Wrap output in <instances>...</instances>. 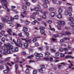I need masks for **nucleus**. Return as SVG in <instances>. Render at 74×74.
I'll list each match as a JSON object with an SVG mask.
<instances>
[{
  "mask_svg": "<svg viewBox=\"0 0 74 74\" xmlns=\"http://www.w3.org/2000/svg\"><path fill=\"white\" fill-rule=\"evenodd\" d=\"M33 74H37V71L36 70H34L33 71Z\"/></svg>",
  "mask_w": 74,
  "mask_h": 74,
  "instance_id": "nucleus-27",
  "label": "nucleus"
},
{
  "mask_svg": "<svg viewBox=\"0 0 74 74\" xmlns=\"http://www.w3.org/2000/svg\"><path fill=\"white\" fill-rule=\"evenodd\" d=\"M35 47H38L39 46V44L38 42L35 43L34 44Z\"/></svg>",
  "mask_w": 74,
  "mask_h": 74,
  "instance_id": "nucleus-33",
  "label": "nucleus"
},
{
  "mask_svg": "<svg viewBox=\"0 0 74 74\" xmlns=\"http://www.w3.org/2000/svg\"><path fill=\"white\" fill-rule=\"evenodd\" d=\"M49 27H50V30H53V31H55V29L52 28V27H51V26L50 25H49Z\"/></svg>",
  "mask_w": 74,
  "mask_h": 74,
  "instance_id": "nucleus-35",
  "label": "nucleus"
},
{
  "mask_svg": "<svg viewBox=\"0 0 74 74\" xmlns=\"http://www.w3.org/2000/svg\"><path fill=\"white\" fill-rule=\"evenodd\" d=\"M12 11H14V12H15V13H16V14H17V13H18V12L16 10H12Z\"/></svg>",
  "mask_w": 74,
  "mask_h": 74,
  "instance_id": "nucleus-63",
  "label": "nucleus"
},
{
  "mask_svg": "<svg viewBox=\"0 0 74 74\" xmlns=\"http://www.w3.org/2000/svg\"><path fill=\"white\" fill-rule=\"evenodd\" d=\"M35 55H38V56H39L40 57H42L43 56V55L41 53H35L34 54Z\"/></svg>",
  "mask_w": 74,
  "mask_h": 74,
  "instance_id": "nucleus-7",
  "label": "nucleus"
},
{
  "mask_svg": "<svg viewBox=\"0 0 74 74\" xmlns=\"http://www.w3.org/2000/svg\"><path fill=\"white\" fill-rule=\"evenodd\" d=\"M6 22L7 23H8V24H11V23H12V21L10 20L7 21H6Z\"/></svg>",
  "mask_w": 74,
  "mask_h": 74,
  "instance_id": "nucleus-31",
  "label": "nucleus"
},
{
  "mask_svg": "<svg viewBox=\"0 0 74 74\" xmlns=\"http://www.w3.org/2000/svg\"><path fill=\"white\" fill-rule=\"evenodd\" d=\"M61 57L62 58L64 57V55L62 53H61Z\"/></svg>",
  "mask_w": 74,
  "mask_h": 74,
  "instance_id": "nucleus-54",
  "label": "nucleus"
},
{
  "mask_svg": "<svg viewBox=\"0 0 74 74\" xmlns=\"http://www.w3.org/2000/svg\"><path fill=\"white\" fill-rule=\"evenodd\" d=\"M19 59H20V58H19V57H17L16 58V62L17 63H18V62H19Z\"/></svg>",
  "mask_w": 74,
  "mask_h": 74,
  "instance_id": "nucleus-32",
  "label": "nucleus"
},
{
  "mask_svg": "<svg viewBox=\"0 0 74 74\" xmlns=\"http://www.w3.org/2000/svg\"><path fill=\"white\" fill-rule=\"evenodd\" d=\"M53 36L55 37H59V35L58 34H55V35H53Z\"/></svg>",
  "mask_w": 74,
  "mask_h": 74,
  "instance_id": "nucleus-41",
  "label": "nucleus"
},
{
  "mask_svg": "<svg viewBox=\"0 0 74 74\" xmlns=\"http://www.w3.org/2000/svg\"><path fill=\"white\" fill-rule=\"evenodd\" d=\"M23 14L25 15H26L27 14V12L26 11H24L23 12Z\"/></svg>",
  "mask_w": 74,
  "mask_h": 74,
  "instance_id": "nucleus-28",
  "label": "nucleus"
},
{
  "mask_svg": "<svg viewBox=\"0 0 74 74\" xmlns=\"http://www.w3.org/2000/svg\"><path fill=\"white\" fill-rule=\"evenodd\" d=\"M15 52H18V47H16L15 49Z\"/></svg>",
  "mask_w": 74,
  "mask_h": 74,
  "instance_id": "nucleus-58",
  "label": "nucleus"
},
{
  "mask_svg": "<svg viewBox=\"0 0 74 74\" xmlns=\"http://www.w3.org/2000/svg\"><path fill=\"white\" fill-rule=\"evenodd\" d=\"M54 9L53 8H50L49 9V11H53L54 10Z\"/></svg>",
  "mask_w": 74,
  "mask_h": 74,
  "instance_id": "nucleus-34",
  "label": "nucleus"
},
{
  "mask_svg": "<svg viewBox=\"0 0 74 74\" xmlns=\"http://www.w3.org/2000/svg\"><path fill=\"white\" fill-rule=\"evenodd\" d=\"M3 73H8V70H6L3 71Z\"/></svg>",
  "mask_w": 74,
  "mask_h": 74,
  "instance_id": "nucleus-46",
  "label": "nucleus"
},
{
  "mask_svg": "<svg viewBox=\"0 0 74 74\" xmlns=\"http://www.w3.org/2000/svg\"><path fill=\"white\" fill-rule=\"evenodd\" d=\"M49 59V58H44V60H46V61H47V60H48Z\"/></svg>",
  "mask_w": 74,
  "mask_h": 74,
  "instance_id": "nucleus-56",
  "label": "nucleus"
},
{
  "mask_svg": "<svg viewBox=\"0 0 74 74\" xmlns=\"http://www.w3.org/2000/svg\"><path fill=\"white\" fill-rule=\"evenodd\" d=\"M37 41V39L36 38H34L32 40V41L33 42H36V41Z\"/></svg>",
  "mask_w": 74,
  "mask_h": 74,
  "instance_id": "nucleus-64",
  "label": "nucleus"
},
{
  "mask_svg": "<svg viewBox=\"0 0 74 74\" xmlns=\"http://www.w3.org/2000/svg\"><path fill=\"white\" fill-rule=\"evenodd\" d=\"M65 14L66 15H68L69 14V11H68V10H66L65 11Z\"/></svg>",
  "mask_w": 74,
  "mask_h": 74,
  "instance_id": "nucleus-29",
  "label": "nucleus"
},
{
  "mask_svg": "<svg viewBox=\"0 0 74 74\" xmlns=\"http://www.w3.org/2000/svg\"><path fill=\"white\" fill-rule=\"evenodd\" d=\"M40 32L41 33H42V34H44L45 33V31L43 30H41L40 31Z\"/></svg>",
  "mask_w": 74,
  "mask_h": 74,
  "instance_id": "nucleus-37",
  "label": "nucleus"
},
{
  "mask_svg": "<svg viewBox=\"0 0 74 74\" xmlns=\"http://www.w3.org/2000/svg\"><path fill=\"white\" fill-rule=\"evenodd\" d=\"M25 34L27 36V37L26 38L27 39H28V38H29V33L28 32H26L25 33Z\"/></svg>",
  "mask_w": 74,
  "mask_h": 74,
  "instance_id": "nucleus-20",
  "label": "nucleus"
},
{
  "mask_svg": "<svg viewBox=\"0 0 74 74\" xmlns=\"http://www.w3.org/2000/svg\"><path fill=\"white\" fill-rule=\"evenodd\" d=\"M1 40L3 42H4L5 40V38H2Z\"/></svg>",
  "mask_w": 74,
  "mask_h": 74,
  "instance_id": "nucleus-52",
  "label": "nucleus"
},
{
  "mask_svg": "<svg viewBox=\"0 0 74 74\" xmlns=\"http://www.w3.org/2000/svg\"><path fill=\"white\" fill-rule=\"evenodd\" d=\"M69 20L71 22H73L74 21V19L72 17H70L69 18Z\"/></svg>",
  "mask_w": 74,
  "mask_h": 74,
  "instance_id": "nucleus-22",
  "label": "nucleus"
},
{
  "mask_svg": "<svg viewBox=\"0 0 74 74\" xmlns=\"http://www.w3.org/2000/svg\"><path fill=\"white\" fill-rule=\"evenodd\" d=\"M25 22L26 25H28L30 23V22L27 20L25 21Z\"/></svg>",
  "mask_w": 74,
  "mask_h": 74,
  "instance_id": "nucleus-25",
  "label": "nucleus"
},
{
  "mask_svg": "<svg viewBox=\"0 0 74 74\" xmlns=\"http://www.w3.org/2000/svg\"><path fill=\"white\" fill-rule=\"evenodd\" d=\"M25 72L26 73H29V69L28 68L25 71Z\"/></svg>",
  "mask_w": 74,
  "mask_h": 74,
  "instance_id": "nucleus-43",
  "label": "nucleus"
},
{
  "mask_svg": "<svg viewBox=\"0 0 74 74\" xmlns=\"http://www.w3.org/2000/svg\"><path fill=\"white\" fill-rule=\"evenodd\" d=\"M28 46L29 45L27 43H25L24 44V47L25 48H27L28 47Z\"/></svg>",
  "mask_w": 74,
  "mask_h": 74,
  "instance_id": "nucleus-17",
  "label": "nucleus"
},
{
  "mask_svg": "<svg viewBox=\"0 0 74 74\" xmlns=\"http://www.w3.org/2000/svg\"><path fill=\"white\" fill-rule=\"evenodd\" d=\"M40 29L41 30H44V29H45V27H40Z\"/></svg>",
  "mask_w": 74,
  "mask_h": 74,
  "instance_id": "nucleus-47",
  "label": "nucleus"
},
{
  "mask_svg": "<svg viewBox=\"0 0 74 74\" xmlns=\"http://www.w3.org/2000/svg\"><path fill=\"white\" fill-rule=\"evenodd\" d=\"M42 18H43V19H45V18H47V16H46L45 15H43L42 16Z\"/></svg>",
  "mask_w": 74,
  "mask_h": 74,
  "instance_id": "nucleus-59",
  "label": "nucleus"
},
{
  "mask_svg": "<svg viewBox=\"0 0 74 74\" xmlns=\"http://www.w3.org/2000/svg\"><path fill=\"white\" fill-rule=\"evenodd\" d=\"M3 28H4L3 24L2 23H0V30H1Z\"/></svg>",
  "mask_w": 74,
  "mask_h": 74,
  "instance_id": "nucleus-11",
  "label": "nucleus"
},
{
  "mask_svg": "<svg viewBox=\"0 0 74 74\" xmlns=\"http://www.w3.org/2000/svg\"><path fill=\"white\" fill-rule=\"evenodd\" d=\"M58 12L59 14H61L63 12V10L62 9H59L58 10Z\"/></svg>",
  "mask_w": 74,
  "mask_h": 74,
  "instance_id": "nucleus-14",
  "label": "nucleus"
},
{
  "mask_svg": "<svg viewBox=\"0 0 74 74\" xmlns=\"http://www.w3.org/2000/svg\"><path fill=\"white\" fill-rule=\"evenodd\" d=\"M45 54L46 55H50V53L48 52L47 51H46L45 53Z\"/></svg>",
  "mask_w": 74,
  "mask_h": 74,
  "instance_id": "nucleus-42",
  "label": "nucleus"
},
{
  "mask_svg": "<svg viewBox=\"0 0 74 74\" xmlns=\"http://www.w3.org/2000/svg\"><path fill=\"white\" fill-rule=\"evenodd\" d=\"M36 56V59H40V56H38V55H35Z\"/></svg>",
  "mask_w": 74,
  "mask_h": 74,
  "instance_id": "nucleus-49",
  "label": "nucleus"
},
{
  "mask_svg": "<svg viewBox=\"0 0 74 74\" xmlns=\"http://www.w3.org/2000/svg\"><path fill=\"white\" fill-rule=\"evenodd\" d=\"M21 40H22V41H25V42H26L27 39H26L25 38H21Z\"/></svg>",
  "mask_w": 74,
  "mask_h": 74,
  "instance_id": "nucleus-50",
  "label": "nucleus"
},
{
  "mask_svg": "<svg viewBox=\"0 0 74 74\" xmlns=\"http://www.w3.org/2000/svg\"><path fill=\"white\" fill-rule=\"evenodd\" d=\"M37 7H35L34 8V10H35V11H39V8H40V5H37Z\"/></svg>",
  "mask_w": 74,
  "mask_h": 74,
  "instance_id": "nucleus-6",
  "label": "nucleus"
},
{
  "mask_svg": "<svg viewBox=\"0 0 74 74\" xmlns=\"http://www.w3.org/2000/svg\"><path fill=\"white\" fill-rule=\"evenodd\" d=\"M65 59H69V58H71V59H74V57H73L71 56L70 55H67L65 57Z\"/></svg>",
  "mask_w": 74,
  "mask_h": 74,
  "instance_id": "nucleus-3",
  "label": "nucleus"
},
{
  "mask_svg": "<svg viewBox=\"0 0 74 74\" xmlns=\"http://www.w3.org/2000/svg\"><path fill=\"white\" fill-rule=\"evenodd\" d=\"M12 29L10 28H8L7 30V32L10 34V35H12V34H11V32H12Z\"/></svg>",
  "mask_w": 74,
  "mask_h": 74,
  "instance_id": "nucleus-5",
  "label": "nucleus"
},
{
  "mask_svg": "<svg viewBox=\"0 0 74 74\" xmlns=\"http://www.w3.org/2000/svg\"><path fill=\"white\" fill-rule=\"evenodd\" d=\"M68 10L69 11H73V8H72V7L69 6V7L68 8Z\"/></svg>",
  "mask_w": 74,
  "mask_h": 74,
  "instance_id": "nucleus-13",
  "label": "nucleus"
},
{
  "mask_svg": "<svg viewBox=\"0 0 74 74\" xmlns=\"http://www.w3.org/2000/svg\"><path fill=\"white\" fill-rule=\"evenodd\" d=\"M52 3H54V4H55L56 3V2H57V1L56 0H53L52 1Z\"/></svg>",
  "mask_w": 74,
  "mask_h": 74,
  "instance_id": "nucleus-40",
  "label": "nucleus"
},
{
  "mask_svg": "<svg viewBox=\"0 0 74 74\" xmlns=\"http://www.w3.org/2000/svg\"><path fill=\"white\" fill-rule=\"evenodd\" d=\"M8 19H9V18L7 16H5L4 18L3 19V21H6V22L8 21Z\"/></svg>",
  "mask_w": 74,
  "mask_h": 74,
  "instance_id": "nucleus-4",
  "label": "nucleus"
},
{
  "mask_svg": "<svg viewBox=\"0 0 74 74\" xmlns=\"http://www.w3.org/2000/svg\"><path fill=\"white\" fill-rule=\"evenodd\" d=\"M6 48L8 50L11 49L12 52H15V50L13 48V46L10 45V44H8L6 45Z\"/></svg>",
  "mask_w": 74,
  "mask_h": 74,
  "instance_id": "nucleus-1",
  "label": "nucleus"
},
{
  "mask_svg": "<svg viewBox=\"0 0 74 74\" xmlns=\"http://www.w3.org/2000/svg\"><path fill=\"white\" fill-rule=\"evenodd\" d=\"M43 49V47H40L38 48L39 50V51H41Z\"/></svg>",
  "mask_w": 74,
  "mask_h": 74,
  "instance_id": "nucleus-45",
  "label": "nucleus"
},
{
  "mask_svg": "<svg viewBox=\"0 0 74 74\" xmlns=\"http://www.w3.org/2000/svg\"><path fill=\"white\" fill-rule=\"evenodd\" d=\"M50 15L51 17H52L53 18L55 16V14L53 12H52L51 13Z\"/></svg>",
  "mask_w": 74,
  "mask_h": 74,
  "instance_id": "nucleus-12",
  "label": "nucleus"
},
{
  "mask_svg": "<svg viewBox=\"0 0 74 74\" xmlns=\"http://www.w3.org/2000/svg\"><path fill=\"white\" fill-rule=\"evenodd\" d=\"M64 40H70V38H64Z\"/></svg>",
  "mask_w": 74,
  "mask_h": 74,
  "instance_id": "nucleus-60",
  "label": "nucleus"
},
{
  "mask_svg": "<svg viewBox=\"0 0 74 74\" xmlns=\"http://www.w3.org/2000/svg\"><path fill=\"white\" fill-rule=\"evenodd\" d=\"M59 50L60 52H63V49L62 48H60Z\"/></svg>",
  "mask_w": 74,
  "mask_h": 74,
  "instance_id": "nucleus-53",
  "label": "nucleus"
},
{
  "mask_svg": "<svg viewBox=\"0 0 74 74\" xmlns=\"http://www.w3.org/2000/svg\"><path fill=\"white\" fill-rule=\"evenodd\" d=\"M21 42H22L21 40L20 39H18L17 42V44H16V45L18 47H22V44L21 43Z\"/></svg>",
  "mask_w": 74,
  "mask_h": 74,
  "instance_id": "nucleus-2",
  "label": "nucleus"
},
{
  "mask_svg": "<svg viewBox=\"0 0 74 74\" xmlns=\"http://www.w3.org/2000/svg\"><path fill=\"white\" fill-rule=\"evenodd\" d=\"M65 34L67 35H70L71 34L69 32H65Z\"/></svg>",
  "mask_w": 74,
  "mask_h": 74,
  "instance_id": "nucleus-44",
  "label": "nucleus"
},
{
  "mask_svg": "<svg viewBox=\"0 0 74 74\" xmlns=\"http://www.w3.org/2000/svg\"><path fill=\"white\" fill-rule=\"evenodd\" d=\"M58 27V29L59 30H62V28H61V26L60 25H57Z\"/></svg>",
  "mask_w": 74,
  "mask_h": 74,
  "instance_id": "nucleus-18",
  "label": "nucleus"
},
{
  "mask_svg": "<svg viewBox=\"0 0 74 74\" xmlns=\"http://www.w3.org/2000/svg\"><path fill=\"white\" fill-rule=\"evenodd\" d=\"M69 16H72V13L71 12L69 13L68 14Z\"/></svg>",
  "mask_w": 74,
  "mask_h": 74,
  "instance_id": "nucleus-62",
  "label": "nucleus"
},
{
  "mask_svg": "<svg viewBox=\"0 0 74 74\" xmlns=\"http://www.w3.org/2000/svg\"><path fill=\"white\" fill-rule=\"evenodd\" d=\"M39 71L40 73H43V70H42V69H39Z\"/></svg>",
  "mask_w": 74,
  "mask_h": 74,
  "instance_id": "nucleus-38",
  "label": "nucleus"
},
{
  "mask_svg": "<svg viewBox=\"0 0 74 74\" xmlns=\"http://www.w3.org/2000/svg\"><path fill=\"white\" fill-rule=\"evenodd\" d=\"M28 30L27 28L26 27H24L23 28V31L24 32H26Z\"/></svg>",
  "mask_w": 74,
  "mask_h": 74,
  "instance_id": "nucleus-10",
  "label": "nucleus"
},
{
  "mask_svg": "<svg viewBox=\"0 0 74 74\" xmlns=\"http://www.w3.org/2000/svg\"><path fill=\"white\" fill-rule=\"evenodd\" d=\"M16 25L17 26V28L18 27H20L21 26V25L19 24H17Z\"/></svg>",
  "mask_w": 74,
  "mask_h": 74,
  "instance_id": "nucleus-51",
  "label": "nucleus"
},
{
  "mask_svg": "<svg viewBox=\"0 0 74 74\" xmlns=\"http://www.w3.org/2000/svg\"><path fill=\"white\" fill-rule=\"evenodd\" d=\"M19 17L18 15H15L13 18V19H18Z\"/></svg>",
  "mask_w": 74,
  "mask_h": 74,
  "instance_id": "nucleus-16",
  "label": "nucleus"
},
{
  "mask_svg": "<svg viewBox=\"0 0 74 74\" xmlns=\"http://www.w3.org/2000/svg\"><path fill=\"white\" fill-rule=\"evenodd\" d=\"M37 23V21H35L32 22V25H36V23Z\"/></svg>",
  "mask_w": 74,
  "mask_h": 74,
  "instance_id": "nucleus-39",
  "label": "nucleus"
},
{
  "mask_svg": "<svg viewBox=\"0 0 74 74\" xmlns=\"http://www.w3.org/2000/svg\"><path fill=\"white\" fill-rule=\"evenodd\" d=\"M40 67L41 69H44V68H45V66L44 65H41L40 66Z\"/></svg>",
  "mask_w": 74,
  "mask_h": 74,
  "instance_id": "nucleus-48",
  "label": "nucleus"
},
{
  "mask_svg": "<svg viewBox=\"0 0 74 74\" xmlns=\"http://www.w3.org/2000/svg\"><path fill=\"white\" fill-rule=\"evenodd\" d=\"M43 6L45 8H48V6H47V4H43Z\"/></svg>",
  "mask_w": 74,
  "mask_h": 74,
  "instance_id": "nucleus-23",
  "label": "nucleus"
},
{
  "mask_svg": "<svg viewBox=\"0 0 74 74\" xmlns=\"http://www.w3.org/2000/svg\"><path fill=\"white\" fill-rule=\"evenodd\" d=\"M32 3H36L37 2V0H32Z\"/></svg>",
  "mask_w": 74,
  "mask_h": 74,
  "instance_id": "nucleus-61",
  "label": "nucleus"
},
{
  "mask_svg": "<svg viewBox=\"0 0 74 74\" xmlns=\"http://www.w3.org/2000/svg\"><path fill=\"white\" fill-rule=\"evenodd\" d=\"M56 56H58L59 55V53L58 52H57L55 53Z\"/></svg>",
  "mask_w": 74,
  "mask_h": 74,
  "instance_id": "nucleus-55",
  "label": "nucleus"
},
{
  "mask_svg": "<svg viewBox=\"0 0 74 74\" xmlns=\"http://www.w3.org/2000/svg\"><path fill=\"white\" fill-rule=\"evenodd\" d=\"M10 57H8L7 58H6L5 59V60L6 62H9L10 61Z\"/></svg>",
  "mask_w": 74,
  "mask_h": 74,
  "instance_id": "nucleus-36",
  "label": "nucleus"
},
{
  "mask_svg": "<svg viewBox=\"0 0 74 74\" xmlns=\"http://www.w3.org/2000/svg\"><path fill=\"white\" fill-rule=\"evenodd\" d=\"M15 73L16 74H17V69L18 68V65L17 64H16L15 65Z\"/></svg>",
  "mask_w": 74,
  "mask_h": 74,
  "instance_id": "nucleus-15",
  "label": "nucleus"
},
{
  "mask_svg": "<svg viewBox=\"0 0 74 74\" xmlns=\"http://www.w3.org/2000/svg\"><path fill=\"white\" fill-rule=\"evenodd\" d=\"M23 8L24 10H26L27 9V6L25 5H23Z\"/></svg>",
  "mask_w": 74,
  "mask_h": 74,
  "instance_id": "nucleus-30",
  "label": "nucleus"
},
{
  "mask_svg": "<svg viewBox=\"0 0 74 74\" xmlns=\"http://www.w3.org/2000/svg\"><path fill=\"white\" fill-rule=\"evenodd\" d=\"M26 66L27 67V68H29V69H32V68L29 65H26Z\"/></svg>",
  "mask_w": 74,
  "mask_h": 74,
  "instance_id": "nucleus-57",
  "label": "nucleus"
},
{
  "mask_svg": "<svg viewBox=\"0 0 74 74\" xmlns=\"http://www.w3.org/2000/svg\"><path fill=\"white\" fill-rule=\"evenodd\" d=\"M60 24H61V25H64V24H65V23L64 21H60Z\"/></svg>",
  "mask_w": 74,
  "mask_h": 74,
  "instance_id": "nucleus-24",
  "label": "nucleus"
},
{
  "mask_svg": "<svg viewBox=\"0 0 74 74\" xmlns=\"http://www.w3.org/2000/svg\"><path fill=\"white\" fill-rule=\"evenodd\" d=\"M26 42H28V43H31L32 42V40L30 39H28L27 40V41Z\"/></svg>",
  "mask_w": 74,
  "mask_h": 74,
  "instance_id": "nucleus-21",
  "label": "nucleus"
},
{
  "mask_svg": "<svg viewBox=\"0 0 74 74\" xmlns=\"http://www.w3.org/2000/svg\"><path fill=\"white\" fill-rule=\"evenodd\" d=\"M33 57H34V56L31 55L27 57V58H28V59H32Z\"/></svg>",
  "mask_w": 74,
  "mask_h": 74,
  "instance_id": "nucleus-26",
  "label": "nucleus"
},
{
  "mask_svg": "<svg viewBox=\"0 0 74 74\" xmlns=\"http://www.w3.org/2000/svg\"><path fill=\"white\" fill-rule=\"evenodd\" d=\"M57 17L58 19H61L62 18V14H59L57 15Z\"/></svg>",
  "mask_w": 74,
  "mask_h": 74,
  "instance_id": "nucleus-8",
  "label": "nucleus"
},
{
  "mask_svg": "<svg viewBox=\"0 0 74 74\" xmlns=\"http://www.w3.org/2000/svg\"><path fill=\"white\" fill-rule=\"evenodd\" d=\"M3 7L5 8L6 10H7V11H8V12L10 11V10L8 8H7V6L6 5H3Z\"/></svg>",
  "mask_w": 74,
  "mask_h": 74,
  "instance_id": "nucleus-9",
  "label": "nucleus"
},
{
  "mask_svg": "<svg viewBox=\"0 0 74 74\" xmlns=\"http://www.w3.org/2000/svg\"><path fill=\"white\" fill-rule=\"evenodd\" d=\"M2 2H3L4 4H6V5L7 4V1L6 0H2Z\"/></svg>",
  "mask_w": 74,
  "mask_h": 74,
  "instance_id": "nucleus-19",
  "label": "nucleus"
}]
</instances>
